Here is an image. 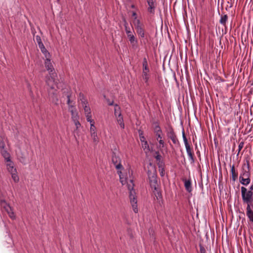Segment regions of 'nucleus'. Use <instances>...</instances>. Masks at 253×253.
<instances>
[{"mask_svg": "<svg viewBox=\"0 0 253 253\" xmlns=\"http://www.w3.org/2000/svg\"><path fill=\"white\" fill-rule=\"evenodd\" d=\"M147 174L151 190L155 196L154 198L156 197V199L158 200V196L157 195H158V184L156 167L151 163H150L147 166ZM154 200H155V199H154Z\"/></svg>", "mask_w": 253, "mask_h": 253, "instance_id": "obj_1", "label": "nucleus"}, {"mask_svg": "<svg viewBox=\"0 0 253 253\" xmlns=\"http://www.w3.org/2000/svg\"><path fill=\"white\" fill-rule=\"evenodd\" d=\"M45 65L46 69L47 70L49 71L50 76H46V84L47 85H50V83H53L54 84H58L57 81L55 79V77H56V74L53 72L54 68L53 66L50 62V60L49 59V57L46 58L45 60Z\"/></svg>", "mask_w": 253, "mask_h": 253, "instance_id": "obj_2", "label": "nucleus"}, {"mask_svg": "<svg viewBox=\"0 0 253 253\" xmlns=\"http://www.w3.org/2000/svg\"><path fill=\"white\" fill-rule=\"evenodd\" d=\"M131 184H127L128 189L129 191V199L133 211L135 213L138 212V208L137 205V199L135 196V192L133 189L134 184L132 180H130Z\"/></svg>", "mask_w": 253, "mask_h": 253, "instance_id": "obj_3", "label": "nucleus"}, {"mask_svg": "<svg viewBox=\"0 0 253 253\" xmlns=\"http://www.w3.org/2000/svg\"><path fill=\"white\" fill-rule=\"evenodd\" d=\"M241 195L243 202L247 204V206H253V192L248 191L245 187H241Z\"/></svg>", "mask_w": 253, "mask_h": 253, "instance_id": "obj_4", "label": "nucleus"}, {"mask_svg": "<svg viewBox=\"0 0 253 253\" xmlns=\"http://www.w3.org/2000/svg\"><path fill=\"white\" fill-rule=\"evenodd\" d=\"M50 83L49 88L47 89L48 97L51 102L55 105L58 104V99L57 94V90L54 88L53 85Z\"/></svg>", "mask_w": 253, "mask_h": 253, "instance_id": "obj_5", "label": "nucleus"}, {"mask_svg": "<svg viewBox=\"0 0 253 253\" xmlns=\"http://www.w3.org/2000/svg\"><path fill=\"white\" fill-rule=\"evenodd\" d=\"M240 183L244 185L247 186L251 181L250 173L249 169H246L243 168L242 172L239 177Z\"/></svg>", "mask_w": 253, "mask_h": 253, "instance_id": "obj_6", "label": "nucleus"}, {"mask_svg": "<svg viewBox=\"0 0 253 253\" xmlns=\"http://www.w3.org/2000/svg\"><path fill=\"white\" fill-rule=\"evenodd\" d=\"M112 162L114 164L117 169H123L124 168L121 162V160L116 152L113 151L112 153Z\"/></svg>", "mask_w": 253, "mask_h": 253, "instance_id": "obj_7", "label": "nucleus"}, {"mask_svg": "<svg viewBox=\"0 0 253 253\" xmlns=\"http://www.w3.org/2000/svg\"><path fill=\"white\" fill-rule=\"evenodd\" d=\"M125 31L127 34V37L129 39V41H130V43L133 46H136L137 43V41L135 40V38L134 35L132 34V32L130 31V29H126L125 30Z\"/></svg>", "mask_w": 253, "mask_h": 253, "instance_id": "obj_8", "label": "nucleus"}, {"mask_svg": "<svg viewBox=\"0 0 253 253\" xmlns=\"http://www.w3.org/2000/svg\"><path fill=\"white\" fill-rule=\"evenodd\" d=\"M253 206H247L246 208V214L249 219L250 222L253 224Z\"/></svg>", "mask_w": 253, "mask_h": 253, "instance_id": "obj_9", "label": "nucleus"}, {"mask_svg": "<svg viewBox=\"0 0 253 253\" xmlns=\"http://www.w3.org/2000/svg\"><path fill=\"white\" fill-rule=\"evenodd\" d=\"M147 1L149 5L148 11L151 13H154L156 5V0H147Z\"/></svg>", "mask_w": 253, "mask_h": 253, "instance_id": "obj_10", "label": "nucleus"}, {"mask_svg": "<svg viewBox=\"0 0 253 253\" xmlns=\"http://www.w3.org/2000/svg\"><path fill=\"white\" fill-rule=\"evenodd\" d=\"M168 137L172 140V142L176 144L178 143V140L174 131L171 130L168 133Z\"/></svg>", "mask_w": 253, "mask_h": 253, "instance_id": "obj_11", "label": "nucleus"}, {"mask_svg": "<svg viewBox=\"0 0 253 253\" xmlns=\"http://www.w3.org/2000/svg\"><path fill=\"white\" fill-rule=\"evenodd\" d=\"M8 163L6 164L7 167V170L10 173H12L13 172H16V168H14V163L13 162L10 160V161H6Z\"/></svg>", "mask_w": 253, "mask_h": 253, "instance_id": "obj_12", "label": "nucleus"}, {"mask_svg": "<svg viewBox=\"0 0 253 253\" xmlns=\"http://www.w3.org/2000/svg\"><path fill=\"white\" fill-rule=\"evenodd\" d=\"M159 148L161 149V151L164 156L167 154V148L165 146L164 142L162 140H159Z\"/></svg>", "mask_w": 253, "mask_h": 253, "instance_id": "obj_13", "label": "nucleus"}, {"mask_svg": "<svg viewBox=\"0 0 253 253\" xmlns=\"http://www.w3.org/2000/svg\"><path fill=\"white\" fill-rule=\"evenodd\" d=\"M151 122L152 124V126H153V127L154 128V132L156 134V136H158V121L157 120H156L154 118H152L151 120Z\"/></svg>", "mask_w": 253, "mask_h": 253, "instance_id": "obj_14", "label": "nucleus"}, {"mask_svg": "<svg viewBox=\"0 0 253 253\" xmlns=\"http://www.w3.org/2000/svg\"><path fill=\"white\" fill-rule=\"evenodd\" d=\"M116 118L118 123L120 125L121 127L124 129L125 128V124L121 112H119L118 116Z\"/></svg>", "mask_w": 253, "mask_h": 253, "instance_id": "obj_15", "label": "nucleus"}, {"mask_svg": "<svg viewBox=\"0 0 253 253\" xmlns=\"http://www.w3.org/2000/svg\"><path fill=\"white\" fill-rule=\"evenodd\" d=\"M161 156L159 155V170H161V176H164L165 174V170L164 169L165 164L162 161H161Z\"/></svg>", "mask_w": 253, "mask_h": 253, "instance_id": "obj_16", "label": "nucleus"}, {"mask_svg": "<svg viewBox=\"0 0 253 253\" xmlns=\"http://www.w3.org/2000/svg\"><path fill=\"white\" fill-rule=\"evenodd\" d=\"M5 210L6 211L7 213L8 214L9 217L12 219H15V215L14 214V212L13 211V209L12 208L8 205L6 208H5Z\"/></svg>", "mask_w": 253, "mask_h": 253, "instance_id": "obj_17", "label": "nucleus"}, {"mask_svg": "<svg viewBox=\"0 0 253 253\" xmlns=\"http://www.w3.org/2000/svg\"><path fill=\"white\" fill-rule=\"evenodd\" d=\"M0 152L6 161H10V155L6 149L1 150Z\"/></svg>", "mask_w": 253, "mask_h": 253, "instance_id": "obj_18", "label": "nucleus"}, {"mask_svg": "<svg viewBox=\"0 0 253 253\" xmlns=\"http://www.w3.org/2000/svg\"><path fill=\"white\" fill-rule=\"evenodd\" d=\"M85 115L91 114L90 108L87 106V102L86 100L82 101Z\"/></svg>", "mask_w": 253, "mask_h": 253, "instance_id": "obj_19", "label": "nucleus"}, {"mask_svg": "<svg viewBox=\"0 0 253 253\" xmlns=\"http://www.w3.org/2000/svg\"><path fill=\"white\" fill-rule=\"evenodd\" d=\"M184 186L185 187L186 190L188 192H190L192 191L191 182L190 180H185Z\"/></svg>", "mask_w": 253, "mask_h": 253, "instance_id": "obj_20", "label": "nucleus"}, {"mask_svg": "<svg viewBox=\"0 0 253 253\" xmlns=\"http://www.w3.org/2000/svg\"><path fill=\"white\" fill-rule=\"evenodd\" d=\"M18 159L23 164L25 165L26 164V157L24 154L21 153L18 155Z\"/></svg>", "mask_w": 253, "mask_h": 253, "instance_id": "obj_21", "label": "nucleus"}, {"mask_svg": "<svg viewBox=\"0 0 253 253\" xmlns=\"http://www.w3.org/2000/svg\"><path fill=\"white\" fill-rule=\"evenodd\" d=\"M39 48L41 49V51L42 52V53L44 54V55L46 58L50 57V53L46 50V49L44 47V44H43L42 45L39 47Z\"/></svg>", "mask_w": 253, "mask_h": 253, "instance_id": "obj_22", "label": "nucleus"}, {"mask_svg": "<svg viewBox=\"0 0 253 253\" xmlns=\"http://www.w3.org/2000/svg\"><path fill=\"white\" fill-rule=\"evenodd\" d=\"M71 108H72V109L70 110V111L71 113L72 119L73 121L75 120L74 117H76L77 118V119H79V116H78V113L76 112V109L74 107Z\"/></svg>", "mask_w": 253, "mask_h": 253, "instance_id": "obj_23", "label": "nucleus"}, {"mask_svg": "<svg viewBox=\"0 0 253 253\" xmlns=\"http://www.w3.org/2000/svg\"><path fill=\"white\" fill-rule=\"evenodd\" d=\"M227 19L228 16L227 15H224L221 16L219 22L221 24L223 25L224 26H225Z\"/></svg>", "mask_w": 253, "mask_h": 253, "instance_id": "obj_24", "label": "nucleus"}, {"mask_svg": "<svg viewBox=\"0 0 253 253\" xmlns=\"http://www.w3.org/2000/svg\"><path fill=\"white\" fill-rule=\"evenodd\" d=\"M231 173H232V180L233 181H235L237 179V178L238 174L235 172V168H234V165H232V166L231 167Z\"/></svg>", "mask_w": 253, "mask_h": 253, "instance_id": "obj_25", "label": "nucleus"}, {"mask_svg": "<svg viewBox=\"0 0 253 253\" xmlns=\"http://www.w3.org/2000/svg\"><path fill=\"white\" fill-rule=\"evenodd\" d=\"M3 139L4 138L2 136H0V151L6 149Z\"/></svg>", "mask_w": 253, "mask_h": 253, "instance_id": "obj_26", "label": "nucleus"}, {"mask_svg": "<svg viewBox=\"0 0 253 253\" xmlns=\"http://www.w3.org/2000/svg\"><path fill=\"white\" fill-rule=\"evenodd\" d=\"M10 173L11 174V177H12V178L13 179V181L16 183L18 182L19 180V178L18 175L17 174V171L13 172Z\"/></svg>", "mask_w": 253, "mask_h": 253, "instance_id": "obj_27", "label": "nucleus"}, {"mask_svg": "<svg viewBox=\"0 0 253 253\" xmlns=\"http://www.w3.org/2000/svg\"><path fill=\"white\" fill-rule=\"evenodd\" d=\"M143 70L149 71L147 61L146 57H144L143 60Z\"/></svg>", "mask_w": 253, "mask_h": 253, "instance_id": "obj_28", "label": "nucleus"}, {"mask_svg": "<svg viewBox=\"0 0 253 253\" xmlns=\"http://www.w3.org/2000/svg\"><path fill=\"white\" fill-rule=\"evenodd\" d=\"M114 114L116 117L118 116L119 112H121V108L117 104H115Z\"/></svg>", "mask_w": 253, "mask_h": 253, "instance_id": "obj_29", "label": "nucleus"}, {"mask_svg": "<svg viewBox=\"0 0 253 253\" xmlns=\"http://www.w3.org/2000/svg\"><path fill=\"white\" fill-rule=\"evenodd\" d=\"M91 136L94 142L98 141V138L96 132H93V133H91Z\"/></svg>", "mask_w": 253, "mask_h": 253, "instance_id": "obj_30", "label": "nucleus"}, {"mask_svg": "<svg viewBox=\"0 0 253 253\" xmlns=\"http://www.w3.org/2000/svg\"><path fill=\"white\" fill-rule=\"evenodd\" d=\"M36 40L38 44L39 47H40L41 46H42L43 44L42 41L41 37L40 36H39V35L36 36Z\"/></svg>", "mask_w": 253, "mask_h": 253, "instance_id": "obj_31", "label": "nucleus"}, {"mask_svg": "<svg viewBox=\"0 0 253 253\" xmlns=\"http://www.w3.org/2000/svg\"><path fill=\"white\" fill-rule=\"evenodd\" d=\"M134 25L135 26V29L136 30H137L138 28H143L142 27V24H141L140 23V21L139 20H136L134 22Z\"/></svg>", "mask_w": 253, "mask_h": 253, "instance_id": "obj_32", "label": "nucleus"}, {"mask_svg": "<svg viewBox=\"0 0 253 253\" xmlns=\"http://www.w3.org/2000/svg\"><path fill=\"white\" fill-rule=\"evenodd\" d=\"M136 32L138 35H139L141 37H144V32L143 28H139L137 30H136Z\"/></svg>", "mask_w": 253, "mask_h": 253, "instance_id": "obj_33", "label": "nucleus"}, {"mask_svg": "<svg viewBox=\"0 0 253 253\" xmlns=\"http://www.w3.org/2000/svg\"><path fill=\"white\" fill-rule=\"evenodd\" d=\"M142 146L144 150H147L148 151H150L149 145L147 141H145L144 142L142 143Z\"/></svg>", "mask_w": 253, "mask_h": 253, "instance_id": "obj_34", "label": "nucleus"}, {"mask_svg": "<svg viewBox=\"0 0 253 253\" xmlns=\"http://www.w3.org/2000/svg\"><path fill=\"white\" fill-rule=\"evenodd\" d=\"M188 155L189 158V160H190L191 163H192V164L194 163L195 162V160L194 158V153H193V152L188 154Z\"/></svg>", "mask_w": 253, "mask_h": 253, "instance_id": "obj_35", "label": "nucleus"}, {"mask_svg": "<svg viewBox=\"0 0 253 253\" xmlns=\"http://www.w3.org/2000/svg\"><path fill=\"white\" fill-rule=\"evenodd\" d=\"M75 120L73 121L76 127V130L81 126V124L79 121V119H77L76 117H74Z\"/></svg>", "mask_w": 253, "mask_h": 253, "instance_id": "obj_36", "label": "nucleus"}, {"mask_svg": "<svg viewBox=\"0 0 253 253\" xmlns=\"http://www.w3.org/2000/svg\"><path fill=\"white\" fill-rule=\"evenodd\" d=\"M182 137H183V139L185 145L189 144V143L188 142L187 139L185 136L184 130H183V131H182Z\"/></svg>", "mask_w": 253, "mask_h": 253, "instance_id": "obj_37", "label": "nucleus"}, {"mask_svg": "<svg viewBox=\"0 0 253 253\" xmlns=\"http://www.w3.org/2000/svg\"><path fill=\"white\" fill-rule=\"evenodd\" d=\"M70 97H71V94H68L67 95V97L68 99L67 103L69 105V107L74 108V107L72 105H70V102H71Z\"/></svg>", "mask_w": 253, "mask_h": 253, "instance_id": "obj_38", "label": "nucleus"}, {"mask_svg": "<svg viewBox=\"0 0 253 253\" xmlns=\"http://www.w3.org/2000/svg\"><path fill=\"white\" fill-rule=\"evenodd\" d=\"M91 117V114L86 115V118L87 121L90 122L91 124H92V123H94L93 121L90 119Z\"/></svg>", "mask_w": 253, "mask_h": 253, "instance_id": "obj_39", "label": "nucleus"}, {"mask_svg": "<svg viewBox=\"0 0 253 253\" xmlns=\"http://www.w3.org/2000/svg\"><path fill=\"white\" fill-rule=\"evenodd\" d=\"M185 146V148H186V152H187V154H189V153L192 152V150L189 144H187V145H186Z\"/></svg>", "mask_w": 253, "mask_h": 253, "instance_id": "obj_40", "label": "nucleus"}, {"mask_svg": "<svg viewBox=\"0 0 253 253\" xmlns=\"http://www.w3.org/2000/svg\"><path fill=\"white\" fill-rule=\"evenodd\" d=\"M118 173H119L120 175V182L122 183V184H124L126 182V179H124L123 177H121V173H122V172L121 171H118Z\"/></svg>", "mask_w": 253, "mask_h": 253, "instance_id": "obj_41", "label": "nucleus"}, {"mask_svg": "<svg viewBox=\"0 0 253 253\" xmlns=\"http://www.w3.org/2000/svg\"><path fill=\"white\" fill-rule=\"evenodd\" d=\"M95 129L96 128H95V127L94 126V123L91 124V125H90V133H92L93 132H96Z\"/></svg>", "mask_w": 253, "mask_h": 253, "instance_id": "obj_42", "label": "nucleus"}, {"mask_svg": "<svg viewBox=\"0 0 253 253\" xmlns=\"http://www.w3.org/2000/svg\"><path fill=\"white\" fill-rule=\"evenodd\" d=\"M200 251L199 253H206V251L205 248L201 245H199Z\"/></svg>", "mask_w": 253, "mask_h": 253, "instance_id": "obj_43", "label": "nucleus"}, {"mask_svg": "<svg viewBox=\"0 0 253 253\" xmlns=\"http://www.w3.org/2000/svg\"><path fill=\"white\" fill-rule=\"evenodd\" d=\"M123 21L124 22V25L125 27V30L129 28V27H128V23L124 17H123Z\"/></svg>", "mask_w": 253, "mask_h": 253, "instance_id": "obj_44", "label": "nucleus"}, {"mask_svg": "<svg viewBox=\"0 0 253 253\" xmlns=\"http://www.w3.org/2000/svg\"><path fill=\"white\" fill-rule=\"evenodd\" d=\"M123 21L124 22V25L125 27V30L129 28V27H128V23L124 17H123Z\"/></svg>", "mask_w": 253, "mask_h": 253, "instance_id": "obj_45", "label": "nucleus"}, {"mask_svg": "<svg viewBox=\"0 0 253 253\" xmlns=\"http://www.w3.org/2000/svg\"><path fill=\"white\" fill-rule=\"evenodd\" d=\"M244 145V142H241L238 146V154L239 153L241 149L243 148Z\"/></svg>", "mask_w": 253, "mask_h": 253, "instance_id": "obj_46", "label": "nucleus"}, {"mask_svg": "<svg viewBox=\"0 0 253 253\" xmlns=\"http://www.w3.org/2000/svg\"><path fill=\"white\" fill-rule=\"evenodd\" d=\"M143 78L144 79H145L146 80V82L148 80V75H147V73L146 72V71H143Z\"/></svg>", "mask_w": 253, "mask_h": 253, "instance_id": "obj_47", "label": "nucleus"}, {"mask_svg": "<svg viewBox=\"0 0 253 253\" xmlns=\"http://www.w3.org/2000/svg\"><path fill=\"white\" fill-rule=\"evenodd\" d=\"M106 101H107V102L108 103V105L112 106V105H114V101H110L109 99H106Z\"/></svg>", "mask_w": 253, "mask_h": 253, "instance_id": "obj_48", "label": "nucleus"}, {"mask_svg": "<svg viewBox=\"0 0 253 253\" xmlns=\"http://www.w3.org/2000/svg\"><path fill=\"white\" fill-rule=\"evenodd\" d=\"M140 141H141L142 143L144 142L145 141H146V139L144 136H141V137H140Z\"/></svg>", "mask_w": 253, "mask_h": 253, "instance_id": "obj_49", "label": "nucleus"}, {"mask_svg": "<svg viewBox=\"0 0 253 253\" xmlns=\"http://www.w3.org/2000/svg\"><path fill=\"white\" fill-rule=\"evenodd\" d=\"M246 162H247V168L246 169H249L250 170V163H249V161L248 160H247Z\"/></svg>", "mask_w": 253, "mask_h": 253, "instance_id": "obj_50", "label": "nucleus"}, {"mask_svg": "<svg viewBox=\"0 0 253 253\" xmlns=\"http://www.w3.org/2000/svg\"><path fill=\"white\" fill-rule=\"evenodd\" d=\"M155 159L158 161V158H159V157H158V151L157 152H156L155 153Z\"/></svg>", "mask_w": 253, "mask_h": 253, "instance_id": "obj_51", "label": "nucleus"}, {"mask_svg": "<svg viewBox=\"0 0 253 253\" xmlns=\"http://www.w3.org/2000/svg\"><path fill=\"white\" fill-rule=\"evenodd\" d=\"M138 133L140 137H141V136H143V131L142 130H139Z\"/></svg>", "mask_w": 253, "mask_h": 253, "instance_id": "obj_52", "label": "nucleus"}, {"mask_svg": "<svg viewBox=\"0 0 253 253\" xmlns=\"http://www.w3.org/2000/svg\"><path fill=\"white\" fill-rule=\"evenodd\" d=\"M253 185H251L250 188H249V189L248 190V191H251V192H253Z\"/></svg>", "mask_w": 253, "mask_h": 253, "instance_id": "obj_53", "label": "nucleus"}, {"mask_svg": "<svg viewBox=\"0 0 253 253\" xmlns=\"http://www.w3.org/2000/svg\"><path fill=\"white\" fill-rule=\"evenodd\" d=\"M136 13H135V12H133V13H132V16H136Z\"/></svg>", "mask_w": 253, "mask_h": 253, "instance_id": "obj_54", "label": "nucleus"}, {"mask_svg": "<svg viewBox=\"0 0 253 253\" xmlns=\"http://www.w3.org/2000/svg\"><path fill=\"white\" fill-rule=\"evenodd\" d=\"M131 7H132V8H134V5H131Z\"/></svg>", "mask_w": 253, "mask_h": 253, "instance_id": "obj_55", "label": "nucleus"}]
</instances>
